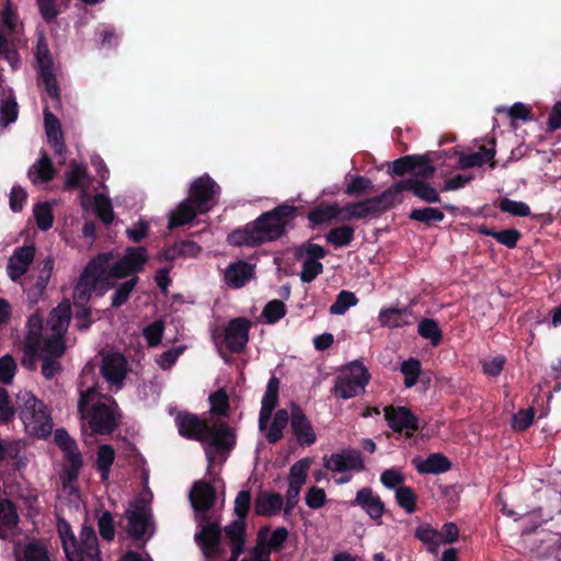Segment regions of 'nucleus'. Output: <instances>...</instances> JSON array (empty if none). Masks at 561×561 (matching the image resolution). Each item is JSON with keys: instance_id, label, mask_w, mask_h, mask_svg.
<instances>
[{"instance_id": "39448f33", "label": "nucleus", "mask_w": 561, "mask_h": 561, "mask_svg": "<svg viewBox=\"0 0 561 561\" xmlns=\"http://www.w3.org/2000/svg\"><path fill=\"white\" fill-rule=\"evenodd\" d=\"M220 194V186L205 173L192 181L187 198L197 207L199 214H207L216 205V198Z\"/></svg>"}, {"instance_id": "a19ab883", "label": "nucleus", "mask_w": 561, "mask_h": 561, "mask_svg": "<svg viewBox=\"0 0 561 561\" xmlns=\"http://www.w3.org/2000/svg\"><path fill=\"white\" fill-rule=\"evenodd\" d=\"M27 334L24 343L31 354L36 352V346H41L43 320L38 314H32L27 320Z\"/></svg>"}, {"instance_id": "cd10ccee", "label": "nucleus", "mask_w": 561, "mask_h": 561, "mask_svg": "<svg viewBox=\"0 0 561 561\" xmlns=\"http://www.w3.org/2000/svg\"><path fill=\"white\" fill-rule=\"evenodd\" d=\"M253 276V267L245 261L231 263L225 271V283L231 288H241Z\"/></svg>"}, {"instance_id": "f257e3e1", "label": "nucleus", "mask_w": 561, "mask_h": 561, "mask_svg": "<svg viewBox=\"0 0 561 561\" xmlns=\"http://www.w3.org/2000/svg\"><path fill=\"white\" fill-rule=\"evenodd\" d=\"M298 207L282 203L263 211L257 218L232 230L227 241L233 247L256 248L265 243L280 240L296 226Z\"/></svg>"}, {"instance_id": "4d7b16f0", "label": "nucleus", "mask_w": 561, "mask_h": 561, "mask_svg": "<svg viewBox=\"0 0 561 561\" xmlns=\"http://www.w3.org/2000/svg\"><path fill=\"white\" fill-rule=\"evenodd\" d=\"M357 302L358 299L354 293L341 290L337 294L335 301L330 306V313L344 314L348 308L355 306Z\"/></svg>"}, {"instance_id": "6ab92c4d", "label": "nucleus", "mask_w": 561, "mask_h": 561, "mask_svg": "<svg viewBox=\"0 0 561 561\" xmlns=\"http://www.w3.org/2000/svg\"><path fill=\"white\" fill-rule=\"evenodd\" d=\"M323 460L324 467L335 472H346L350 470L360 472L365 469L362 453L356 449H348L342 454L334 453L329 459L324 457Z\"/></svg>"}, {"instance_id": "9d476101", "label": "nucleus", "mask_w": 561, "mask_h": 561, "mask_svg": "<svg viewBox=\"0 0 561 561\" xmlns=\"http://www.w3.org/2000/svg\"><path fill=\"white\" fill-rule=\"evenodd\" d=\"M385 420L394 433H403L407 438L413 437L420 430L419 417L404 405H387L383 409Z\"/></svg>"}, {"instance_id": "e2e57ef3", "label": "nucleus", "mask_w": 561, "mask_h": 561, "mask_svg": "<svg viewBox=\"0 0 561 561\" xmlns=\"http://www.w3.org/2000/svg\"><path fill=\"white\" fill-rule=\"evenodd\" d=\"M211 412L218 416H227L229 411V397L224 389H219L209 396Z\"/></svg>"}, {"instance_id": "7ed1b4c3", "label": "nucleus", "mask_w": 561, "mask_h": 561, "mask_svg": "<svg viewBox=\"0 0 561 561\" xmlns=\"http://www.w3.org/2000/svg\"><path fill=\"white\" fill-rule=\"evenodd\" d=\"M112 260V252H103L87 264L73 288V304H88L93 294L101 297L114 286L106 273Z\"/></svg>"}, {"instance_id": "423d86ee", "label": "nucleus", "mask_w": 561, "mask_h": 561, "mask_svg": "<svg viewBox=\"0 0 561 561\" xmlns=\"http://www.w3.org/2000/svg\"><path fill=\"white\" fill-rule=\"evenodd\" d=\"M149 256L145 247H128L125 254L114 264L107 263L106 273L110 279L125 278L144 270Z\"/></svg>"}, {"instance_id": "0eeeda50", "label": "nucleus", "mask_w": 561, "mask_h": 561, "mask_svg": "<svg viewBox=\"0 0 561 561\" xmlns=\"http://www.w3.org/2000/svg\"><path fill=\"white\" fill-rule=\"evenodd\" d=\"M54 442L64 453L68 466L64 471V478L71 483L78 480L83 466L82 455L76 440L65 428H57L54 434Z\"/></svg>"}, {"instance_id": "49530a36", "label": "nucleus", "mask_w": 561, "mask_h": 561, "mask_svg": "<svg viewBox=\"0 0 561 561\" xmlns=\"http://www.w3.org/2000/svg\"><path fill=\"white\" fill-rule=\"evenodd\" d=\"M18 561H49L48 551L44 543L37 539L27 542L21 556H16Z\"/></svg>"}, {"instance_id": "dca6fc26", "label": "nucleus", "mask_w": 561, "mask_h": 561, "mask_svg": "<svg viewBox=\"0 0 561 561\" xmlns=\"http://www.w3.org/2000/svg\"><path fill=\"white\" fill-rule=\"evenodd\" d=\"M188 497L194 511L202 514L203 520H207V513L214 507L217 500L215 486L203 480L195 481Z\"/></svg>"}, {"instance_id": "338daca9", "label": "nucleus", "mask_w": 561, "mask_h": 561, "mask_svg": "<svg viewBox=\"0 0 561 561\" xmlns=\"http://www.w3.org/2000/svg\"><path fill=\"white\" fill-rule=\"evenodd\" d=\"M39 80L43 83L46 93L55 101H60V89L56 75L53 70L38 72Z\"/></svg>"}, {"instance_id": "9b49d317", "label": "nucleus", "mask_w": 561, "mask_h": 561, "mask_svg": "<svg viewBox=\"0 0 561 561\" xmlns=\"http://www.w3.org/2000/svg\"><path fill=\"white\" fill-rule=\"evenodd\" d=\"M69 321L70 316L68 310H64L60 313H57V310L53 311L48 323L55 332V335L46 339L43 346L41 345L42 355H48L51 358H59L64 355L66 346L62 334L67 330Z\"/></svg>"}, {"instance_id": "37998d69", "label": "nucleus", "mask_w": 561, "mask_h": 561, "mask_svg": "<svg viewBox=\"0 0 561 561\" xmlns=\"http://www.w3.org/2000/svg\"><path fill=\"white\" fill-rule=\"evenodd\" d=\"M290 421L287 410L279 409L276 411L268 432L266 433V439L270 444H276L283 438V432Z\"/></svg>"}, {"instance_id": "a18cd8bd", "label": "nucleus", "mask_w": 561, "mask_h": 561, "mask_svg": "<svg viewBox=\"0 0 561 561\" xmlns=\"http://www.w3.org/2000/svg\"><path fill=\"white\" fill-rule=\"evenodd\" d=\"M417 160H423V158H419L417 154L400 157L391 163L388 173L391 176H403L408 173L415 172L416 163H420Z\"/></svg>"}, {"instance_id": "864d4df0", "label": "nucleus", "mask_w": 561, "mask_h": 561, "mask_svg": "<svg viewBox=\"0 0 561 561\" xmlns=\"http://www.w3.org/2000/svg\"><path fill=\"white\" fill-rule=\"evenodd\" d=\"M33 213L36 225L41 230L46 231L53 227L54 215L49 203H37L34 206Z\"/></svg>"}, {"instance_id": "bf43d9fd", "label": "nucleus", "mask_w": 561, "mask_h": 561, "mask_svg": "<svg viewBox=\"0 0 561 561\" xmlns=\"http://www.w3.org/2000/svg\"><path fill=\"white\" fill-rule=\"evenodd\" d=\"M252 494L250 490H241L233 502V513L237 519L245 520L250 513Z\"/></svg>"}, {"instance_id": "2f4dec72", "label": "nucleus", "mask_w": 561, "mask_h": 561, "mask_svg": "<svg viewBox=\"0 0 561 561\" xmlns=\"http://www.w3.org/2000/svg\"><path fill=\"white\" fill-rule=\"evenodd\" d=\"M248 525L245 520L233 519L222 528L230 548L245 549Z\"/></svg>"}, {"instance_id": "412c9836", "label": "nucleus", "mask_w": 561, "mask_h": 561, "mask_svg": "<svg viewBox=\"0 0 561 561\" xmlns=\"http://www.w3.org/2000/svg\"><path fill=\"white\" fill-rule=\"evenodd\" d=\"M127 365L123 354L113 353L103 358L101 374L111 385L121 386L127 375Z\"/></svg>"}, {"instance_id": "aec40b11", "label": "nucleus", "mask_w": 561, "mask_h": 561, "mask_svg": "<svg viewBox=\"0 0 561 561\" xmlns=\"http://www.w3.org/2000/svg\"><path fill=\"white\" fill-rule=\"evenodd\" d=\"M415 320L416 317L413 313L412 304L403 308H382L378 314L380 325L389 329L409 327L412 325Z\"/></svg>"}, {"instance_id": "c756f323", "label": "nucleus", "mask_w": 561, "mask_h": 561, "mask_svg": "<svg viewBox=\"0 0 561 561\" xmlns=\"http://www.w3.org/2000/svg\"><path fill=\"white\" fill-rule=\"evenodd\" d=\"M198 214L199 210H197L196 205H194L188 198H185L174 210L170 213L168 228L174 229L190 224Z\"/></svg>"}, {"instance_id": "de8ad7c7", "label": "nucleus", "mask_w": 561, "mask_h": 561, "mask_svg": "<svg viewBox=\"0 0 561 561\" xmlns=\"http://www.w3.org/2000/svg\"><path fill=\"white\" fill-rule=\"evenodd\" d=\"M376 192L373 181L363 175H354L347 183L344 193L347 196H363Z\"/></svg>"}, {"instance_id": "09e8293b", "label": "nucleus", "mask_w": 561, "mask_h": 561, "mask_svg": "<svg viewBox=\"0 0 561 561\" xmlns=\"http://www.w3.org/2000/svg\"><path fill=\"white\" fill-rule=\"evenodd\" d=\"M445 218L444 213L434 207L413 208L409 214V219L431 226L433 222H440Z\"/></svg>"}, {"instance_id": "c03bdc74", "label": "nucleus", "mask_w": 561, "mask_h": 561, "mask_svg": "<svg viewBox=\"0 0 561 561\" xmlns=\"http://www.w3.org/2000/svg\"><path fill=\"white\" fill-rule=\"evenodd\" d=\"M87 176V167L72 160L69 164V170L65 174V188L70 191L83 187V181Z\"/></svg>"}, {"instance_id": "b1692460", "label": "nucleus", "mask_w": 561, "mask_h": 561, "mask_svg": "<svg viewBox=\"0 0 561 561\" xmlns=\"http://www.w3.org/2000/svg\"><path fill=\"white\" fill-rule=\"evenodd\" d=\"M44 126L47 141L54 149L55 154L62 156L66 151V144L61 124L57 116L53 114L48 107L44 110Z\"/></svg>"}, {"instance_id": "79ce46f5", "label": "nucleus", "mask_w": 561, "mask_h": 561, "mask_svg": "<svg viewBox=\"0 0 561 561\" xmlns=\"http://www.w3.org/2000/svg\"><path fill=\"white\" fill-rule=\"evenodd\" d=\"M480 232L484 236L492 237L495 239L499 243L507 247L508 249H515L517 245V242L522 238V233L519 230L515 228H508L501 231H495L494 229H489L486 227H483L480 229Z\"/></svg>"}, {"instance_id": "a211bd4d", "label": "nucleus", "mask_w": 561, "mask_h": 561, "mask_svg": "<svg viewBox=\"0 0 561 561\" xmlns=\"http://www.w3.org/2000/svg\"><path fill=\"white\" fill-rule=\"evenodd\" d=\"M289 422L290 430L301 446H311L316 443L317 436L312 424L302 409L296 403H291Z\"/></svg>"}, {"instance_id": "f8f14e48", "label": "nucleus", "mask_w": 561, "mask_h": 561, "mask_svg": "<svg viewBox=\"0 0 561 561\" xmlns=\"http://www.w3.org/2000/svg\"><path fill=\"white\" fill-rule=\"evenodd\" d=\"M126 531L136 541L144 540L151 527V514L145 500L137 499L125 513Z\"/></svg>"}, {"instance_id": "ddd939ff", "label": "nucleus", "mask_w": 561, "mask_h": 561, "mask_svg": "<svg viewBox=\"0 0 561 561\" xmlns=\"http://www.w3.org/2000/svg\"><path fill=\"white\" fill-rule=\"evenodd\" d=\"M205 443L208 445L205 451L209 462L208 468H210L214 462V450L229 453L233 449L236 445L234 431L226 423H221L219 426L209 425Z\"/></svg>"}, {"instance_id": "13d9d810", "label": "nucleus", "mask_w": 561, "mask_h": 561, "mask_svg": "<svg viewBox=\"0 0 561 561\" xmlns=\"http://www.w3.org/2000/svg\"><path fill=\"white\" fill-rule=\"evenodd\" d=\"M401 373L404 375V386L411 388L416 385L421 375V362L416 358H409L401 364Z\"/></svg>"}, {"instance_id": "393cba45", "label": "nucleus", "mask_w": 561, "mask_h": 561, "mask_svg": "<svg viewBox=\"0 0 561 561\" xmlns=\"http://www.w3.org/2000/svg\"><path fill=\"white\" fill-rule=\"evenodd\" d=\"M55 175L56 169L53 160L45 150H41L39 159L27 171V178L34 185H38L49 183Z\"/></svg>"}, {"instance_id": "f704fd0d", "label": "nucleus", "mask_w": 561, "mask_h": 561, "mask_svg": "<svg viewBox=\"0 0 561 561\" xmlns=\"http://www.w3.org/2000/svg\"><path fill=\"white\" fill-rule=\"evenodd\" d=\"M34 56L38 72L54 69V59L46 36L43 33H39L37 36Z\"/></svg>"}, {"instance_id": "774afa93", "label": "nucleus", "mask_w": 561, "mask_h": 561, "mask_svg": "<svg viewBox=\"0 0 561 561\" xmlns=\"http://www.w3.org/2000/svg\"><path fill=\"white\" fill-rule=\"evenodd\" d=\"M164 332V323L161 320L153 321L148 324L144 331L142 335L146 339L149 346H157L161 343Z\"/></svg>"}, {"instance_id": "4c0bfd02", "label": "nucleus", "mask_w": 561, "mask_h": 561, "mask_svg": "<svg viewBox=\"0 0 561 561\" xmlns=\"http://www.w3.org/2000/svg\"><path fill=\"white\" fill-rule=\"evenodd\" d=\"M78 549L85 553L90 561H101L98 537L92 528L82 529L81 541H78Z\"/></svg>"}, {"instance_id": "1a4fd4ad", "label": "nucleus", "mask_w": 561, "mask_h": 561, "mask_svg": "<svg viewBox=\"0 0 561 561\" xmlns=\"http://www.w3.org/2000/svg\"><path fill=\"white\" fill-rule=\"evenodd\" d=\"M195 534V541L201 548L204 557L214 560L225 556L226 550L221 547L222 528L218 522H206Z\"/></svg>"}, {"instance_id": "a878e982", "label": "nucleus", "mask_w": 561, "mask_h": 561, "mask_svg": "<svg viewBox=\"0 0 561 561\" xmlns=\"http://www.w3.org/2000/svg\"><path fill=\"white\" fill-rule=\"evenodd\" d=\"M489 142L491 145L490 148H486L485 146H481L479 148V151H477V152L469 153V154L460 153V158H459L460 168L469 169V168H473V167H481L484 163L490 162V167L492 169H494L496 167V161L494 160V157L496 153V150H495L496 140H495V138H491Z\"/></svg>"}, {"instance_id": "473e14b6", "label": "nucleus", "mask_w": 561, "mask_h": 561, "mask_svg": "<svg viewBox=\"0 0 561 561\" xmlns=\"http://www.w3.org/2000/svg\"><path fill=\"white\" fill-rule=\"evenodd\" d=\"M114 461L115 449L113 446L108 444L100 445L96 450L95 468L100 472L102 482L108 481Z\"/></svg>"}, {"instance_id": "72a5a7b5", "label": "nucleus", "mask_w": 561, "mask_h": 561, "mask_svg": "<svg viewBox=\"0 0 561 561\" xmlns=\"http://www.w3.org/2000/svg\"><path fill=\"white\" fill-rule=\"evenodd\" d=\"M39 408H44V403L32 392L20 391L16 394V410H20V419L22 422L24 420H32L34 417V413Z\"/></svg>"}, {"instance_id": "e433bc0d", "label": "nucleus", "mask_w": 561, "mask_h": 561, "mask_svg": "<svg viewBox=\"0 0 561 561\" xmlns=\"http://www.w3.org/2000/svg\"><path fill=\"white\" fill-rule=\"evenodd\" d=\"M355 238V229L348 225H341L332 228L327 234L325 240L334 248L347 247Z\"/></svg>"}, {"instance_id": "c85d7f7f", "label": "nucleus", "mask_w": 561, "mask_h": 561, "mask_svg": "<svg viewBox=\"0 0 561 561\" xmlns=\"http://www.w3.org/2000/svg\"><path fill=\"white\" fill-rule=\"evenodd\" d=\"M23 424L32 435L39 438H46L53 431V421L45 404L34 413L32 420H24Z\"/></svg>"}, {"instance_id": "4468645a", "label": "nucleus", "mask_w": 561, "mask_h": 561, "mask_svg": "<svg viewBox=\"0 0 561 561\" xmlns=\"http://www.w3.org/2000/svg\"><path fill=\"white\" fill-rule=\"evenodd\" d=\"M251 325L252 322L244 317L233 318L228 322L225 329L224 342L230 353L240 354L245 350Z\"/></svg>"}, {"instance_id": "5701e85b", "label": "nucleus", "mask_w": 561, "mask_h": 561, "mask_svg": "<svg viewBox=\"0 0 561 561\" xmlns=\"http://www.w3.org/2000/svg\"><path fill=\"white\" fill-rule=\"evenodd\" d=\"M20 517L16 506L9 499H0V538L9 540L13 538L18 531Z\"/></svg>"}, {"instance_id": "bb28decb", "label": "nucleus", "mask_w": 561, "mask_h": 561, "mask_svg": "<svg viewBox=\"0 0 561 561\" xmlns=\"http://www.w3.org/2000/svg\"><path fill=\"white\" fill-rule=\"evenodd\" d=\"M284 497L279 493L262 491L254 500V511L259 516H274L280 513Z\"/></svg>"}, {"instance_id": "0e129e2a", "label": "nucleus", "mask_w": 561, "mask_h": 561, "mask_svg": "<svg viewBox=\"0 0 561 561\" xmlns=\"http://www.w3.org/2000/svg\"><path fill=\"white\" fill-rule=\"evenodd\" d=\"M263 317L267 323H276L286 314V306L282 300L273 299L263 309Z\"/></svg>"}, {"instance_id": "052dcab7", "label": "nucleus", "mask_w": 561, "mask_h": 561, "mask_svg": "<svg viewBox=\"0 0 561 561\" xmlns=\"http://www.w3.org/2000/svg\"><path fill=\"white\" fill-rule=\"evenodd\" d=\"M278 391H279V379L275 376H272L267 382L266 391L262 398V405L270 411H274L276 405L278 404Z\"/></svg>"}, {"instance_id": "6e6d98bb", "label": "nucleus", "mask_w": 561, "mask_h": 561, "mask_svg": "<svg viewBox=\"0 0 561 561\" xmlns=\"http://www.w3.org/2000/svg\"><path fill=\"white\" fill-rule=\"evenodd\" d=\"M95 214L105 225H111L114 220V210L111 199L103 194L94 196Z\"/></svg>"}, {"instance_id": "f03ea898", "label": "nucleus", "mask_w": 561, "mask_h": 561, "mask_svg": "<svg viewBox=\"0 0 561 561\" xmlns=\"http://www.w3.org/2000/svg\"><path fill=\"white\" fill-rule=\"evenodd\" d=\"M78 412L96 435L112 434L122 416L117 402L112 397L102 396L94 386L80 390Z\"/></svg>"}, {"instance_id": "58836bf2", "label": "nucleus", "mask_w": 561, "mask_h": 561, "mask_svg": "<svg viewBox=\"0 0 561 561\" xmlns=\"http://www.w3.org/2000/svg\"><path fill=\"white\" fill-rule=\"evenodd\" d=\"M307 219L312 227L331 224L336 219V208L334 204H320L307 214Z\"/></svg>"}, {"instance_id": "5fc2aeb1", "label": "nucleus", "mask_w": 561, "mask_h": 561, "mask_svg": "<svg viewBox=\"0 0 561 561\" xmlns=\"http://www.w3.org/2000/svg\"><path fill=\"white\" fill-rule=\"evenodd\" d=\"M396 501L408 514L416 511V494L411 486H399L396 490Z\"/></svg>"}, {"instance_id": "2eb2a0df", "label": "nucleus", "mask_w": 561, "mask_h": 561, "mask_svg": "<svg viewBox=\"0 0 561 561\" xmlns=\"http://www.w3.org/2000/svg\"><path fill=\"white\" fill-rule=\"evenodd\" d=\"M394 206L392 193L390 187L385 190L381 194L353 202L356 220L366 219L369 217H379L381 214L391 209Z\"/></svg>"}, {"instance_id": "603ef678", "label": "nucleus", "mask_w": 561, "mask_h": 561, "mask_svg": "<svg viewBox=\"0 0 561 561\" xmlns=\"http://www.w3.org/2000/svg\"><path fill=\"white\" fill-rule=\"evenodd\" d=\"M310 466V460L308 458H304L295 462L289 470V486H296V489H300L306 483L308 469Z\"/></svg>"}, {"instance_id": "69168bd1", "label": "nucleus", "mask_w": 561, "mask_h": 561, "mask_svg": "<svg viewBox=\"0 0 561 561\" xmlns=\"http://www.w3.org/2000/svg\"><path fill=\"white\" fill-rule=\"evenodd\" d=\"M535 419V409L528 408V409H522L517 413L513 415L512 419V427L516 432H525L527 428H529L534 422Z\"/></svg>"}, {"instance_id": "680f3d73", "label": "nucleus", "mask_w": 561, "mask_h": 561, "mask_svg": "<svg viewBox=\"0 0 561 561\" xmlns=\"http://www.w3.org/2000/svg\"><path fill=\"white\" fill-rule=\"evenodd\" d=\"M499 209L517 217H527L530 215V207L524 202L513 201L504 197L499 203Z\"/></svg>"}, {"instance_id": "4be33fe9", "label": "nucleus", "mask_w": 561, "mask_h": 561, "mask_svg": "<svg viewBox=\"0 0 561 561\" xmlns=\"http://www.w3.org/2000/svg\"><path fill=\"white\" fill-rule=\"evenodd\" d=\"M353 505L362 507L365 513L378 524L385 513V504L380 496L375 494L371 488H362L357 491Z\"/></svg>"}, {"instance_id": "c9c22d12", "label": "nucleus", "mask_w": 561, "mask_h": 561, "mask_svg": "<svg viewBox=\"0 0 561 561\" xmlns=\"http://www.w3.org/2000/svg\"><path fill=\"white\" fill-rule=\"evenodd\" d=\"M270 533L268 526H263L257 533V541L260 545H265L270 550L278 551L283 548L284 543L288 538V530L285 527L276 528L270 537L268 542H265V538Z\"/></svg>"}, {"instance_id": "20e7f679", "label": "nucleus", "mask_w": 561, "mask_h": 561, "mask_svg": "<svg viewBox=\"0 0 561 561\" xmlns=\"http://www.w3.org/2000/svg\"><path fill=\"white\" fill-rule=\"evenodd\" d=\"M370 375L363 363L354 360L346 365L342 376L336 379L334 393L342 399H351L364 391Z\"/></svg>"}, {"instance_id": "3c124183", "label": "nucleus", "mask_w": 561, "mask_h": 561, "mask_svg": "<svg viewBox=\"0 0 561 561\" xmlns=\"http://www.w3.org/2000/svg\"><path fill=\"white\" fill-rule=\"evenodd\" d=\"M139 282L138 276H133L128 280L118 285V287L115 289V291L112 295V302L111 306L113 308H119L124 304H126L130 297V294L135 289L136 285Z\"/></svg>"}, {"instance_id": "ea45409f", "label": "nucleus", "mask_w": 561, "mask_h": 561, "mask_svg": "<svg viewBox=\"0 0 561 561\" xmlns=\"http://www.w3.org/2000/svg\"><path fill=\"white\" fill-rule=\"evenodd\" d=\"M417 333L421 337L430 340L433 346H438L442 343L443 332L435 319H422L417 325Z\"/></svg>"}, {"instance_id": "6e6552de", "label": "nucleus", "mask_w": 561, "mask_h": 561, "mask_svg": "<svg viewBox=\"0 0 561 561\" xmlns=\"http://www.w3.org/2000/svg\"><path fill=\"white\" fill-rule=\"evenodd\" d=\"M389 187L394 205L402 202V198L399 197L402 192H411L414 196L427 204L440 203L438 191L431 183L419 178L397 181Z\"/></svg>"}, {"instance_id": "8fccbe9b", "label": "nucleus", "mask_w": 561, "mask_h": 561, "mask_svg": "<svg viewBox=\"0 0 561 561\" xmlns=\"http://www.w3.org/2000/svg\"><path fill=\"white\" fill-rule=\"evenodd\" d=\"M19 106L13 93L0 103V127L5 128L18 119Z\"/></svg>"}, {"instance_id": "7c9ffc66", "label": "nucleus", "mask_w": 561, "mask_h": 561, "mask_svg": "<svg viewBox=\"0 0 561 561\" xmlns=\"http://www.w3.org/2000/svg\"><path fill=\"white\" fill-rule=\"evenodd\" d=\"M415 469L419 473L439 474L451 468V461L443 454H431L425 460H413Z\"/></svg>"}, {"instance_id": "f3484780", "label": "nucleus", "mask_w": 561, "mask_h": 561, "mask_svg": "<svg viewBox=\"0 0 561 561\" xmlns=\"http://www.w3.org/2000/svg\"><path fill=\"white\" fill-rule=\"evenodd\" d=\"M179 434L187 439L204 443L209 433V424L190 412H180L175 417Z\"/></svg>"}]
</instances>
